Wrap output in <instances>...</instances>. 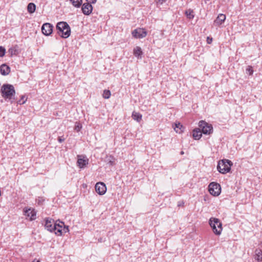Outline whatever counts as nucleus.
Masks as SVG:
<instances>
[{
    "instance_id": "nucleus-25",
    "label": "nucleus",
    "mask_w": 262,
    "mask_h": 262,
    "mask_svg": "<svg viewBox=\"0 0 262 262\" xmlns=\"http://www.w3.org/2000/svg\"><path fill=\"white\" fill-rule=\"evenodd\" d=\"M193 13V10H190V9H189V10L186 11V12H185V14H186V16L187 17V18H188L190 19L193 18L194 15Z\"/></svg>"
},
{
    "instance_id": "nucleus-18",
    "label": "nucleus",
    "mask_w": 262,
    "mask_h": 262,
    "mask_svg": "<svg viewBox=\"0 0 262 262\" xmlns=\"http://www.w3.org/2000/svg\"><path fill=\"white\" fill-rule=\"evenodd\" d=\"M255 259L258 261H262V251L260 249H256L255 251Z\"/></svg>"
},
{
    "instance_id": "nucleus-36",
    "label": "nucleus",
    "mask_w": 262,
    "mask_h": 262,
    "mask_svg": "<svg viewBox=\"0 0 262 262\" xmlns=\"http://www.w3.org/2000/svg\"><path fill=\"white\" fill-rule=\"evenodd\" d=\"M212 38L210 39L209 37H208L207 38V42L208 43H210L211 42V41H212Z\"/></svg>"
},
{
    "instance_id": "nucleus-33",
    "label": "nucleus",
    "mask_w": 262,
    "mask_h": 262,
    "mask_svg": "<svg viewBox=\"0 0 262 262\" xmlns=\"http://www.w3.org/2000/svg\"><path fill=\"white\" fill-rule=\"evenodd\" d=\"M64 140H65V138H63V137H59L58 138V141L60 143H62Z\"/></svg>"
},
{
    "instance_id": "nucleus-10",
    "label": "nucleus",
    "mask_w": 262,
    "mask_h": 262,
    "mask_svg": "<svg viewBox=\"0 0 262 262\" xmlns=\"http://www.w3.org/2000/svg\"><path fill=\"white\" fill-rule=\"evenodd\" d=\"M132 34L137 38H142L146 36L147 32L143 28H138L133 31Z\"/></svg>"
},
{
    "instance_id": "nucleus-3",
    "label": "nucleus",
    "mask_w": 262,
    "mask_h": 262,
    "mask_svg": "<svg viewBox=\"0 0 262 262\" xmlns=\"http://www.w3.org/2000/svg\"><path fill=\"white\" fill-rule=\"evenodd\" d=\"M209 223L215 234L219 235L221 234L223 230L222 224L219 219L211 217Z\"/></svg>"
},
{
    "instance_id": "nucleus-32",
    "label": "nucleus",
    "mask_w": 262,
    "mask_h": 262,
    "mask_svg": "<svg viewBox=\"0 0 262 262\" xmlns=\"http://www.w3.org/2000/svg\"><path fill=\"white\" fill-rule=\"evenodd\" d=\"M166 0H155V2L157 4H160L161 5L163 4L164 2H165Z\"/></svg>"
},
{
    "instance_id": "nucleus-14",
    "label": "nucleus",
    "mask_w": 262,
    "mask_h": 262,
    "mask_svg": "<svg viewBox=\"0 0 262 262\" xmlns=\"http://www.w3.org/2000/svg\"><path fill=\"white\" fill-rule=\"evenodd\" d=\"M226 19V16L223 14H220L214 21L215 26H220L222 24Z\"/></svg>"
},
{
    "instance_id": "nucleus-30",
    "label": "nucleus",
    "mask_w": 262,
    "mask_h": 262,
    "mask_svg": "<svg viewBox=\"0 0 262 262\" xmlns=\"http://www.w3.org/2000/svg\"><path fill=\"white\" fill-rule=\"evenodd\" d=\"M5 49L2 46H0V57H3L5 55Z\"/></svg>"
},
{
    "instance_id": "nucleus-7",
    "label": "nucleus",
    "mask_w": 262,
    "mask_h": 262,
    "mask_svg": "<svg viewBox=\"0 0 262 262\" xmlns=\"http://www.w3.org/2000/svg\"><path fill=\"white\" fill-rule=\"evenodd\" d=\"M208 191L211 195L218 196L221 192V187L216 182H211L208 186Z\"/></svg>"
},
{
    "instance_id": "nucleus-34",
    "label": "nucleus",
    "mask_w": 262,
    "mask_h": 262,
    "mask_svg": "<svg viewBox=\"0 0 262 262\" xmlns=\"http://www.w3.org/2000/svg\"><path fill=\"white\" fill-rule=\"evenodd\" d=\"M81 128V126L79 125H76L75 127V129L77 131V132H79L80 129V128Z\"/></svg>"
},
{
    "instance_id": "nucleus-8",
    "label": "nucleus",
    "mask_w": 262,
    "mask_h": 262,
    "mask_svg": "<svg viewBox=\"0 0 262 262\" xmlns=\"http://www.w3.org/2000/svg\"><path fill=\"white\" fill-rule=\"evenodd\" d=\"M45 227L51 232H54L55 228H56V222L52 219L47 218L45 220Z\"/></svg>"
},
{
    "instance_id": "nucleus-38",
    "label": "nucleus",
    "mask_w": 262,
    "mask_h": 262,
    "mask_svg": "<svg viewBox=\"0 0 262 262\" xmlns=\"http://www.w3.org/2000/svg\"><path fill=\"white\" fill-rule=\"evenodd\" d=\"M181 154H184V152H183V151H181Z\"/></svg>"
},
{
    "instance_id": "nucleus-5",
    "label": "nucleus",
    "mask_w": 262,
    "mask_h": 262,
    "mask_svg": "<svg viewBox=\"0 0 262 262\" xmlns=\"http://www.w3.org/2000/svg\"><path fill=\"white\" fill-rule=\"evenodd\" d=\"M199 126L202 133L205 135H210L213 133V127L205 121L201 120L199 122Z\"/></svg>"
},
{
    "instance_id": "nucleus-22",
    "label": "nucleus",
    "mask_w": 262,
    "mask_h": 262,
    "mask_svg": "<svg viewBox=\"0 0 262 262\" xmlns=\"http://www.w3.org/2000/svg\"><path fill=\"white\" fill-rule=\"evenodd\" d=\"M8 51L11 54V56L16 55L19 53L17 46L13 47L10 48Z\"/></svg>"
},
{
    "instance_id": "nucleus-1",
    "label": "nucleus",
    "mask_w": 262,
    "mask_h": 262,
    "mask_svg": "<svg viewBox=\"0 0 262 262\" xmlns=\"http://www.w3.org/2000/svg\"><path fill=\"white\" fill-rule=\"evenodd\" d=\"M2 96L5 100H9L11 103L16 100L15 98V90L14 86L10 84H4L1 89Z\"/></svg>"
},
{
    "instance_id": "nucleus-9",
    "label": "nucleus",
    "mask_w": 262,
    "mask_h": 262,
    "mask_svg": "<svg viewBox=\"0 0 262 262\" xmlns=\"http://www.w3.org/2000/svg\"><path fill=\"white\" fill-rule=\"evenodd\" d=\"M53 26L50 23H46L43 24L41 27V31L42 33L46 35L49 36L53 32Z\"/></svg>"
},
{
    "instance_id": "nucleus-17",
    "label": "nucleus",
    "mask_w": 262,
    "mask_h": 262,
    "mask_svg": "<svg viewBox=\"0 0 262 262\" xmlns=\"http://www.w3.org/2000/svg\"><path fill=\"white\" fill-rule=\"evenodd\" d=\"M25 212L26 215L30 217L31 220H33L35 219L36 213L33 210H31V209L25 210Z\"/></svg>"
},
{
    "instance_id": "nucleus-26",
    "label": "nucleus",
    "mask_w": 262,
    "mask_h": 262,
    "mask_svg": "<svg viewBox=\"0 0 262 262\" xmlns=\"http://www.w3.org/2000/svg\"><path fill=\"white\" fill-rule=\"evenodd\" d=\"M106 161L107 163L110 165H114L115 164V159L113 156H109L106 159Z\"/></svg>"
},
{
    "instance_id": "nucleus-23",
    "label": "nucleus",
    "mask_w": 262,
    "mask_h": 262,
    "mask_svg": "<svg viewBox=\"0 0 262 262\" xmlns=\"http://www.w3.org/2000/svg\"><path fill=\"white\" fill-rule=\"evenodd\" d=\"M132 117L135 120L140 122L142 119V115L139 113L133 112Z\"/></svg>"
},
{
    "instance_id": "nucleus-35",
    "label": "nucleus",
    "mask_w": 262,
    "mask_h": 262,
    "mask_svg": "<svg viewBox=\"0 0 262 262\" xmlns=\"http://www.w3.org/2000/svg\"><path fill=\"white\" fill-rule=\"evenodd\" d=\"M88 1V3H89L90 4H95L97 2V0H86Z\"/></svg>"
},
{
    "instance_id": "nucleus-6",
    "label": "nucleus",
    "mask_w": 262,
    "mask_h": 262,
    "mask_svg": "<svg viewBox=\"0 0 262 262\" xmlns=\"http://www.w3.org/2000/svg\"><path fill=\"white\" fill-rule=\"evenodd\" d=\"M57 221L56 222V228L54 230V233L58 236L61 235L63 233H67L69 232V227L66 226L63 222L59 221L57 223Z\"/></svg>"
},
{
    "instance_id": "nucleus-28",
    "label": "nucleus",
    "mask_w": 262,
    "mask_h": 262,
    "mask_svg": "<svg viewBox=\"0 0 262 262\" xmlns=\"http://www.w3.org/2000/svg\"><path fill=\"white\" fill-rule=\"evenodd\" d=\"M26 101L27 98L26 97L25 95H22L20 99L17 101V103L20 105L23 104L26 102Z\"/></svg>"
},
{
    "instance_id": "nucleus-20",
    "label": "nucleus",
    "mask_w": 262,
    "mask_h": 262,
    "mask_svg": "<svg viewBox=\"0 0 262 262\" xmlns=\"http://www.w3.org/2000/svg\"><path fill=\"white\" fill-rule=\"evenodd\" d=\"M36 10V5L33 3H30L27 6V10L29 13H33Z\"/></svg>"
},
{
    "instance_id": "nucleus-11",
    "label": "nucleus",
    "mask_w": 262,
    "mask_h": 262,
    "mask_svg": "<svg viewBox=\"0 0 262 262\" xmlns=\"http://www.w3.org/2000/svg\"><path fill=\"white\" fill-rule=\"evenodd\" d=\"M96 191L100 195L104 194L106 191V187L103 182L97 183L95 185Z\"/></svg>"
},
{
    "instance_id": "nucleus-21",
    "label": "nucleus",
    "mask_w": 262,
    "mask_h": 262,
    "mask_svg": "<svg viewBox=\"0 0 262 262\" xmlns=\"http://www.w3.org/2000/svg\"><path fill=\"white\" fill-rule=\"evenodd\" d=\"M183 125L180 123L175 124L174 129L177 133L179 134L183 132Z\"/></svg>"
},
{
    "instance_id": "nucleus-39",
    "label": "nucleus",
    "mask_w": 262,
    "mask_h": 262,
    "mask_svg": "<svg viewBox=\"0 0 262 262\" xmlns=\"http://www.w3.org/2000/svg\"><path fill=\"white\" fill-rule=\"evenodd\" d=\"M261 247H262V242H261Z\"/></svg>"
},
{
    "instance_id": "nucleus-16",
    "label": "nucleus",
    "mask_w": 262,
    "mask_h": 262,
    "mask_svg": "<svg viewBox=\"0 0 262 262\" xmlns=\"http://www.w3.org/2000/svg\"><path fill=\"white\" fill-rule=\"evenodd\" d=\"M202 136V133L200 128H196L192 131V136L194 139L199 140Z\"/></svg>"
},
{
    "instance_id": "nucleus-12",
    "label": "nucleus",
    "mask_w": 262,
    "mask_h": 262,
    "mask_svg": "<svg viewBox=\"0 0 262 262\" xmlns=\"http://www.w3.org/2000/svg\"><path fill=\"white\" fill-rule=\"evenodd\" d=\"M81 10L84 15H88L92 13L93 7L91 4L85 3L82 5Z\"/></svg>"
},
{
    "instance_id": "nucleus-24",
    "label": "nucleus",
    "mask_w": 262,
    "mask_h": 262,
    "mask_svg": "<svg viewBox=\"0 0 262 262\" xmlns=\"http://www.w3.org/2000/svg\"><path fill=\"white\" fill-rule=\"evenodd\" d=\"M70 1L71 2V3L72 4V5L76 8L80 7L81 6L82 3V0H70Z\"/></svg>"
},
{
    "instance_id": "nucleus-27",
    "label": "nucleus",
    "mask_w": 262,
    "mask_h": 262,
    "mask_svg": "<svg viewBox=\"0 0 262 262\" xmlns=\"http://www.w3.org/2000/svg\"><path fill=\"white\" fill-rule=\"evenodd\" d=\"M111 93L110 90H105L103 91V97L105 99H108L111 96Z\"/></svg>"
},
{
    "instance_id": "nucleus-13",
    "label": "nucleus",
    "mask_w": 262,
    "mask_h": 262,
    "mask_svg": "<svg viewBox=\"0 0 262 262\" xmlns=\"http://www.w3.org/2000/svg\"><path fill=\"white\" fill-rule=\"evenodd\" d=\"M88 162L89 159L85 156H78L77 164L80 168H82L88 165Z\"/></svg>"
},
{
    "instance_id": "nucleus-29",
    "label": "nucleus",
    "mask_w": 262,
    "mask_h": 262,
    "mask_svg": "<svg viewBox=\"0 0 262 262\" xmlns=\"http://www.w3.org/2000/svg\"><path fill=\"white\" fill-rule=\"evenodd\" d=\"M246 72L247 74H248L250 75H252L253 73V70L252 69V67L250 66H248L246 69Z\"/></svg>"
},
{
    "instance_id": "nucleus-15",
    "label": "nucleus",
    "mask_w": 262,
    "mask_h": 262,
    "mask_svg": "<svg viewBox=\"0 0 262 262\" xmlns=\"http://www.w3.org/2000/svg\"><path fill=\"white\" fill-rule=\"evenodd\" d=\"M1 73L3 75H7L10 72V67L6 64H3L0 67Z\"/></svg>"
},
{
    "instance_id": "nucleus-37",
    "label": "nucleus",
    "mask_w": 262,
    "mask_h": 262,
    "mask_svg": "<svg viewBox=\"0 0 262 262\" xmlns=\"http://www.w3.org/2000/svg\"><path fill=\"white\" fill-rule=\"evenodd\" d=\"M32 262H40V261L38 259H34Z\"/></svg>"
},
{
    "instance_id": "nucleus-2",
    "label": "nucleus",
    "mask_w": 262,
    "mask_h": 262,
    "mask_svg": "<svg viewBox=\"0 0 262 262\" xmlns=\"http://www.w3.org/2000/svg\"><path fill=\"white\" fill-rule=\"evenodd\" d=\"M58 34L61 37L67 38L70 35L71 28L67 22L60 21L56 25Z\"/></svg>"
},
{
    "instance_id": "nucleus-31",
    "label": "nucleus",
    "mask_w": 262,
    "mask_h": 262,
    "mask_svg": "<svg viewBox=\"0 0 262 262\" xmlns=\"http://www.w3.org/2000/svg\"><path fill=\"white\" fill-rule=\"evenodd\" d=\"M44 201H45L44 199L42 197H38V198L37 199H36V201L37 202V203L39 205L42 204Z\"/></svg>"
},
{
    "instance_id": "nucleus-4",
    "label": "nucleus",
    "mask_w": 262,
    "mask_h": 262,
    "mask_svg": "<svg viewBox=\"0 0 262 262\" xmlns=\"http://www.w3.org/2000/svg\"><path fill=\"white\" fill-rule=\"evenodd\" d=\"M232 165L233 163L230 160L223 159L219 162L217 168L220 173L225 174L230 171Z\"/></svg>"
},
{
    "instance_id": "nucleus-19",
    "label": "nucleus",
    "mask_w": 262,
    "mask_h": 262,
    "mask_svg": "<svg viewBox=\"0 0 262 262\" xmlns=\"http://www.w3.org/2000/svg\"><path fill=\"white\" fill-rule=\"evenodd\" d=\"M134 54L135 56L138 57V58H141L142 54L141 48L138 46L135 48L134 49Z\"/></svg>"
}]
</instances>
